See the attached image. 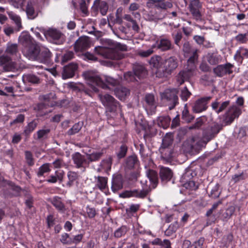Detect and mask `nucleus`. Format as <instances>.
I'll return each instance as SVG.
<instances>
[{
    "instance_id": "1",
    "label": "nucleus",
    "mask_w": 248,
    "mask_h": 248,
    "mask_svg": "<svg viewBox=\"0 0 248 248\" xmlns=\"http://www.w3.org/2000/svg\"><path fill=\"white\" fill-rule=\"evenodd\" d=\"M5 54L0 56V66L6 71H13L25 68L24 62L20 60V54L16 44L8 43Z\"/></svg>"
},
{
    "instance_id": "2",
    "label": "nucleus",
    "mask_w": 248,
    "mask_h": 248,
    "mask_svg": "<svg viewBox=\"0 0 248 248\" xmlns=\"http://www.w3.org/2000/svg\"><path fill=\"white\" fill-rule=\"evenodd\" d=\"M83 76L87 83L94 92L98 91L97 87L104 89L107 87L105 81L112 85H115L117 83V81L113 78L105 75L100 76L96 71H86L83 73Z\"/></svg>"
},
{
    "instance_id": "3",
    "label": "nucleus",
    "mask_w": 248,
    "mask_h": 248,
    "mask_svg": "<svg viewBox=\"0 0 248 248\" xmlns=\"http://www.w3.org/2000/svg\"><path fill=\"white\" fill-rule=\"evenodd\" d=\"M124 46H122L120 44H116L114 48H104L101 46L95 47V52L104 57L112 60H119L123 57L121 51L124 49Z\"/></svg>"
},
{
    "instance_id": "4",
    "label": "nucleus",
    "mask_w": 248,
    "mask_h": 248,
    "mask_svg": "<svg viewBox=\"0 0 248 248\" xmlns=\"http://www.w3.org/2000/svg\"><path fill=\"white\" fill-rule=\"evenodd\" d=\"M98 97L102 104L106 108L107 111L114 114L121 112L119 103L112 96L108 94H99Z\"/></svg>"
},
{
    "instance_id": "5",
    "label": "nucleus",
    "mask_w": 248,
    "mask_h": 248,
    "mask_svg": "<svg viewBox=\"0 0 248 248\" xmlns=\"http://www.w3.org/2000/svg\"><path fill=\"white\" fill-rule=\"evenodd\" d=\"M177 66L178 62L177 59L174 57L169 58L163 62V68L159 69L158 77L163 78L167 77L170 75Z\"/></svg>"
},
{
    "instance_id": "6",
    "label": "nucleus",
    "mask_w": 248,
    "mask_h": 248,
    "mask_svg": "<svg viewBox=\"0 0 248 248\" xmlns=\"http://www.w3.org/2000/svg\"><path fill=\"white\" fill-rule=\"evenodd\" d=\"M196 59V56H194L187 61V67L185 71L180 72L177 77V81L179 85L182 84L185 81L188 80L194 74L196 69V65L193 64V60Z\"/></svg>"
},
{
    "instance_id": "7",
    "label": "nucleus",
    "mask_w": 248,
    "mask_h": 248,
    "mask_svg": "<svg viewBox=\"0 0 248 248\" xmlns=\"http://www.w3.org/2000/svg\"><path fill=\"white\" fill-rule=\"evenodd\" d=\"M146 183V181H145V183L143 181H141V183L143 185L142 190H139L137 189H133L130 190H126L121 193L120 194V197L123 198L130 197L142 198L145 197L151 190L150 187L145 184Z\"/></svg>"
},
{
    "instance_id": "8",
    "label": "nucleus",
    "mask_w": 248,
    "mask_h": 248,
    "mask_svg": "<svg viewBox=\"0 0 248 248\" xmlns=\"http://www.w3.org/2000/svg\"><path fill=\"white\" fill-rule=\"evenodd\" d=\"M189 2L188 9L193 19L196 21L202 19L203 9L199 0H188Z\"/></svg>"
},
{
    "instance_id": "9",
    "label": "nucleus",
    "mask_w": 248,
    "mask_h": 248,
    "mask_svg": "<svg viewBox=\"0 0 248 248\" xmlns=\"http://www.w3.org/2000/svg\"><path fill=\"white\" fill-rule=\"evenodd\" d=\"M242 113V108L236 105H232L229 108L224 114L223 121L226 124H230L238 118Z\"/></svg>"
},
{
    "instance_id": "10",
    "label": "nucleus",
    "mask_w": 248,
    "mask_h": 248,
    "mask_svg": "<svg viewBox=\"0 0 248 248\" xmlns=\"http://www.w3.org/2000/svg\"><path fill=\"white\" fill-rule=\"evenodd\" d=\"M40 46V45L35 43L24 48L23 49V55L30 60L37 61Z\"/></svg>"
},
{
    "instance_id": "11",
    "label": "nucleus",
    "mask_w": 248,
    "mask_h": 248,
    "mask_svg": "<svg viewBox=\"0 0 248 248\" xmlns=\"http://www.w3.org/2000/svg\"><path fill=\"white\" fill-rule=\"evenodd\" d=\"M161 99L172 104L174 107L177 103V92L175 89H167L164 92L160 93Z\"/></svg>"
},
{
    "instance_id": "12",
    "label": "nucleus",
    "mask_w": 248,
    "mask_h": 248,
    "mask_svg": "<svg viewBox=\"0 0 248 248\" xmlns=\"http://www.w3.org/2000/svg\"><path fill=\"white\" fill-rule=\"evenodd\" d=\"M172 142V136L171 134H167L162 140V149L161 152L166 159H169L172 157L171 150L167 147Z\"/></svg>"
},
{
    "instance_id": "13",
    "label": "nucleus",
    "mask_w": 248,
    "mask_h": 248,
    "mask_svg": "<svg viewBox=\"0 0 248 248\" xmlns=\"http://www.w3.org/2000/svg\"><path fill=\"white\" fill-rule=\"evenodd\" d=\"M90 38L87 36H81L75 43V50L76 52L83 51L90 47Z\"/></svg>"
},
{
    "instance_id": "14",
    "label": "nucleus",
    "mask_w": 248,
    "mask_h": 248,
    "mask_svg": "<svg viewBox=\"0 0 248 248\" xmlns=\"http://www.w3.org/2000/svg\"><path fill=\"white\" fill-rule=\"evenodd\" d=\"M233 67L232 64L228 63L225 64L218 65L214 69V72L217 76L222 77L225 75L232 74L233 72Z\"/></svg>"
},
{
    "instance_id": "15",
    "label": "nucleus",
    "mask_w": 248,
    "mask_h": 248,
    "mask_svg": "<svg viewBox=\"0 0 248 248\" xmlns=\"http://www.w3.org/2000/svg\"><path fill=\"white\" fill-rule=\"evenodd\" d=\"M52 57L49 50L43 46H40L37 61L42 63H48Z\"/></svg>"
},
{
    "instance_id": "16",
    "label": "nucleus",
    "mask_w": 248,
    "mask_h": 248,
    "mask_svg": "<svg viewBox=\"0 0 248 248\" xmlns=\"http://www.w3.org/2000/svg\"><path fill=\"white\" fill-rule=\"evenodd\" d=\"M204 62H207L211 65H215L222 61V57L217 52H210L204 57Z\"/></svg>"
},
{
    "instance_id": "17",
    "label": "nucleus",
    "mask_w": 248,
    "mask_h": 248,
    "mask_svg": "<svg viewBox=\"0 0 248 248\" xmlns=\"http://www.w3.org/2000/svg\"><path fill=\"white\" fill-rule=\"evenodd\" d=\"M211 98V97H205L198 99L193 106V111L199 113L205 110L207 108V104Z\"/></svg>"
},
{
    "instance_id": "18",
    "label": "nucleus",
    "mask_w": 248,
    "mask_h": 248,
    "mask_svg": "<svg viewBox=\"0 0 248 248\" xmlns=\"http://www.w3.org/2000/svg\"><path fill=\"white\" fill-rule=\"evenodd\" d=\"M145 102L144 106L146 111L149 112L151 114L154 112L156 107V103L155 102L154 96L151 94L146 95Z\"/></svg>"
},
{
    "instance_id": "19",
    "label": "nucleus",
    "mask_w": 248,
    "mask_h": 248,
    "mask_svg": "<svg viewBox=\"0 0 248 248\" xmlns=\"http://www.w3.org/2000/svg\"><path fill=\"white\" fill-rule=\"evenodd\" d=\"M183 51L185 53V56H190L188 59L193 58L194 56H196V59L193 60V64L195 65V62L197 61L198 58L197 54L198 49L195 48H192L189 43L186 42L183 45Z\"/></svg>"
},
{
    "instance_id": "20",
    "label": "nucleus",
    "mask_w": 248,
    "mask_h": 248,
    "mask_svg": "<svg viewBox=\"0 0 248 248\" xmlns=\"http://www.w3.org/2000/svg\"><path fill=\"white\" fill-rule=\"evenodd\" d=\"M78 68V65L75 63H70L64 67L62 73V78L67 79L73 77Z\"/></svg>"
},
{
    "instance_id": "21",
    "label": "nucleus",
    "mask_w": 248,
    "mask_h": 248,
    "mask_svg": "<svg viewBox=\"0 0 248 248\" xmlns=\"http://www.w3.org/2000/svg\"><path fill=\"white\" fill-rule=\"evenodd\" d=\"M35 0H29L26 8V12L29 19H34L37 16V13L34 10Z\"/></svg>"
},
{
    "instance_id": "22",
    "label": "nucleus",
    "mask_w": 248,
    "mask_h": 248,
    "mask_svg": "<svg viewBox=\"0 0 248 248\" xmlns=\"http://www.w3.org/2000/svg\"><path fill=\"white\" fill-rule=\"evenodd\" d=\"M18 40L19 43L24 46V48L35 43L30 35L27 32H22L19 36Z\"/></svg>"
},
{
    "instance_id": "23",
    "label": "nucleus",
    "mask_w": 248,
    "mask_h": 248,
    "mask_svg": "<svg viewBox=\"0 0 248 248\" xmlns=\"http://www.w3.org/2000/svg\"><path fill=\"white\" fill-rule=\"evenodd\" d=\"M134 75L137 79H141L146 77L147 72L145 67L140 64L135 65L133 67Z\"/></svg>"
},
{
    "instance_id": "24",
    "label": "nucleus",
    "mask_w": 248,
    "mask_h": 248,
    "mask_svg": "<svg viewBox=\"0 0 248 248\" xmlns=\"http://www.w3.org/2000/svg\"><path fill=\"white\" fill-rule=\"evenodd\" d=\"M93 8L96 10H99L102 15H105L108 10L107 2L103 0H95Z\"/></svg>"
},
{
    "instance_id": "25",
    "label": "nucleus",
    "mask_w": 248,
    "mask_h": 248,
    "mask_svg": "<svg viewBox=\"0 0 248 248\" xmlns=\"http://www.w3.org/2000/svg\"><path fill=\"white\" fill-rule=\"evenodd\" d=\"M248 58V49L244 47H240L236 51L234 59L237 62H242L244 59Z\"/></svg>"
},
{
    "instance_id": "26",
    "label": "nucleus",
    "mask_w": 248,
    "mask_h": 248,
    "mask_svg": "<svg viewBox=\"0 0 248 248\" xmlns=\"http://www.w3.org/2000/svg\"><path fill=\"white\" fill-rule=\"evenodd\" d=\"M229 104V101H226L220 103L217 100H216L215 101L212 102L211 107L212 109L218 114L227 108Z\"/></svg>"
},
{
    "instance_id": "27",
    "label": "nucleus",
    "mask_w": 248,
    "mask_h": 248,
    "mask_svg": "<svg viewBox=\"0 0 248 248\" xmlns=\"http://www.w3.org/2000/svg\"><path fill=\"white\" fill-rule=\"evenodd\" d=\"M157 47L162 51L170 49L172 45L170 40L166 38H162L157 42Z\"/></svg>"
},
{
    "instance_id": "28",
    "label": "nucleus",
    "mask_w": 248,
    "mask_h": 248,
    "mask_svg": "<svg viewBox=\"0 0 248 248\" xmlns=\"http://www.w3.org/2000/svg\"><path fill=\"white\" fill-rule=\"evenodd\" d=\"M150 63L156 69V75L158 77L159 69L163 68V62L161 58L158 56L152 57L150 59Z\"/></svg>"
},
{
    "instance_id": "29",
    "label": "nucleus",
    "mask_w": 248,
    "mask_h": 248,
    "mask_svg": "<svg viewBox=\"0 0 248 248\" xmlns=\"http://www.w3.org/2000/svg\"><path fill=\"white\" fill-rule=\"evenodd\" d=\"M123 187L122 178L121 176L113 177L112 180L111 189L114 192L122 189Z\"/></svg>"
},
{
    "instance_id": "30",
    "label": "nucleus",
    "mask_w": 248,
    "mask_h": 248,
    "mask_svg": "<svg viewBox=\"0 0 248 248\" xmlns=\"http://www.w3.org/2000/svg\"><path fill=\"white\" fill-rule=\"evenodd\" d=\"M114 92L116 96L121 100H124L129 94V90L123 87L117 88Z\"/></svg>"
},
{
    "instance_id": "31",
    "label": "nucleus",
    "mask_w": 248,
    "mask_h": 248,
    "mask_svg": "<svg viewBox=\"0 0 248 248\" xmlns=\"http://www.w3.org/2000/svg\"><path fill=\"white\" fill-rule=\"evenodd\" d=\"M160 176L162 181H169L172 176V172L169 168L161 167L160 170Z\"/></svg>"
},
{
    "instance_id": "32",
    "label": "nucleus",
    "mask_w": 248,
    "mask_h": 248,
    "mask_svg": "<svg viewBox=\"0 0 248 248\" xmlns=\"http://www.w3.org/2000/svg\"><path fill=\"white\" fill-rule=\"evenodd\" d=\"M45 35L54 40H57L61 37L62 34L60 31L56 29H49L46 32Z\"/></svg>"
},
{
    "instance_id": "33",
    "label": "nucleus",
    "mask_w": 248,
    "mask_h": 248,
    "mask_svg": "<svg viewBox=\"0 0 248 248\" xmlns=\"http://www.w3.org/2000/svg\"><path fill=\"white\" fill-rule=\"evenodd\" d=\"M146 175L150 182L154 185L153 186V188H155L158 182V177L156 172L154 170H149L146 172Z\"/></svg>"
},
{
    "instance_id": "34",
    "label": "nucleus",
    "mask_w": 248,
    "mask_h": 248,
    "mask_svg": "<svg viewBox=\"0 0 248 248\" xmlns=\"http://www.w3.org/2000/svg\"><path fill=\"white\" fill-rule=\"evenodd\" d=\"M22 80L25 83H31L36 84L39 82L40 79L34 75L28 74L23 76Z\"/></svg>"
},
{
    "instance_id": "35",
    "label": "nucleus",
    "mask_w": 248,
    "mask_h": 248,
    "mask_svg": "<svg viewBox=\"0 0 248 248\" xmlns=\"http://www.w3.org/2000/svg\"><path fill=\"white\" fill-rule=\"evenodd\" d=\"M112 160L111 158H108L106 159L103 160L100 164V168L98 169V171L104 170L108 171L111 169Z\"/></svg>"
},
{
    "instance_id": "36",
    "label": "nucleus",
    "mask_w": 248,
    "mask_h": 248,
    "mask_svg": "<svg viewBox=\"0 0 248 248\" xmlns=\"http://www.w3.org/2000/svg\"><path fill=\"white\" fill-rule=\"evenodd\" d=\"M52 204L56 207V208L61 212H64L65 211V206L64 204L62 202L61 199L58 197H54L52 200Z\"/></svg>"
},
{
    "instance_id": "37",
    "label": "nucleus",
    "mask_w": 248,
    "mask_h": 248,
    "mask_svg": "<svg viewBox=\"0 0 248 248\" xmlns=\"http://www.w3.org/2000/svg\"><path fill=\"white\" fill-rule=\"evenodd\" d=\"M73 159L78 168L81 167L85 162L84 156L78 153H76L73 155Z\"/></svg>"
},
{
    "instance_id": "38",
    "label": "nucleus",
    "mask_w": 248,
    "mask_h": 248,
    "mask_svg": "<svg viewBox=\"0 0 248 248\" xmlns=\"http://www.w3.org/2000/svg\"><path fill=\"white\" fill-rule=\"evenodd\" d=\"M108 180L106 177L98 176L97 179L96 186L102 191L104 190L107 186Z\"/></svg>"
},
{
    "instance_id": "39",
    "label": "nucleus",
    "mask_w": 248,
    "mask_h": 248,
    "mask_svg": "<svg viewBox=\"0 0 248 248\" xmlns=\"http://www.w3.org/2000/svg\"><path fill=\"white\" fill-rule=\"evenodd\" d=\"M170 119L169 116L160 117L158 120V124L164 129L167 128L170 125Z\"/></svg>"
},
{
    "instance_id": "40",
    "label": "nucleus",
    "mask_w": 248,
    "mask_h": 248,
    "mask_svg": "<svg viewBox=\"0 0 248 248\" xmlns=\"http://www.w3.org/2000/svg\"><path fill=\"white\" fill-rule=\"evenodd\" d=\"M103 153V150L94 152L87 155V158L91 162L96 161L100 158Z\"/></svg>"
},
{
    "instance_id": "41",
    "label": "nucleus",
    "mask_w": 248,
    "mask_h": 248,
    "mask_svg": "<svg viewBox=\"0 0 248 248\" xmlns=\"http://www.w3.org/2000/svg\"><path fill=\"white\" fill-rule=\"evenodd\" d=\"M9 17L16 24L17 27L16 31H19L22 28L20 16L14 13H11L9 14Z\"/></svg>"
},
{
    "instance_id": "42",
    "label": "nucleus",
    "mask_w": 248,
    "mask_h": 248,
    "mask_svg": "<svg viewBox=\"0 0 248 248\" xmlns=\"http://www.w3.org/2000/svg\"><path fill=\"white\" fill-rule=\"evenodd\" d=\"M38 123L35 120H33L29 123L25 127L24 133L26 135H29L37 127Z\"/></svg>"
},
{
    "instance_id": "43",
    "label": "nucleus",
    "mask_w": 248,
    "mask_h": 248,
    "mask_svg": "<svg viewBox=\"0 0 248 248\" xmlns=\"http://www.w3.org/2000/svg\"><path fill=\"white\" fill-rule=\"evenodd\" d=\"M239 44H246L248 42V32L245 33H239L234 38Z\"/></svg>"
},
{
    "instance_id": "44",
    "label": "nucleus",
    "mask_w": 248,
    "mask_h": 248,
    "mask_svg": "<svg viewBox=\"0 0 248 248\" xmlns=\"http://www.w3.org/2000/svg\"><path fill=\"white\" fill-rule=\"evenodd\" d=\"M157 2L155 7L157 9L165 10L167 8H170L172 6V4L170 2H165L163 0H157Z\"/></svg>"
},
{
    "instance_id": "45",
    "label": "nucleus",
    "mask_w": 248,
    "mask_h": 248,
    "mask_svg": "<svg viewBox=\"0 0 248 248\" xmlns=\"http://www.w3.org/2000/svg\"><path fill=\"white\" fill-rule=\"evenodd\" d=\"M50 171V164L49 163H45L39 168L37 172V175L38 176H43L44 173L48 172Z\"/></svg>"
},
{
    "instance_id": "46",
    "label": "nucleus",
    "mask_w": 248,
    "mask_h": 248,
    "mask_svg": "<svg viewBox=\"0 0 248 248\" xmlns=\"http://www.w3.org/2000/svg\"><path fill=\"white\" fill-rule=\"evenodd\" d=\"M82 124V123L80 122L75 124L73 127L68 131L67 134L69 135H72L78 133L81 129Z\"/></svg>"
},
{
    "instance_id": "47",
    "label": "nucleus",
    "mask_w": 248,
    "mask_h": 248,
    "mask_svg": "<svg viewBox=\"0 0 248 248\" xmlns=\"http://www.w3.org/2000/svg\"><path fill=\"white\" fill-rule=\"evenodd\" d=\"M67 177L69 180L67 185L69 186H71L73 185L74 182L78 178V174L74 171H69L67 173Z\"/></svg>"
},
{
    "instance_id": "48",
    "label": "nucleus",
    "mask_w": 248,
    "mask_h": 248,
    "mask_svg": "<svg viewBox=\"0 0 248 248\" xmlns=\"http://www.w3.org/2000/svg\"><path fill=\"white\" fill-rule=\"evenodd\" d=\"M178 227V225L177 223L170 225L165 232V234L168 236L171 235L177 231Z\"/></svg>"
},
{
    "instance_id": "49",
    "label": "nucleus",
    "mask_w": 248,
    "mask_h": 248,
    "mask_svg": "<svg viewBox=\"0 0 248 248\" xmlns=\"http://www.w3.org/2000/svg\"><path fill=\"white\" fill-rule=\"evenodd\" d=\"M219 185L216 184L212 188L210 192V196L214 199H216L220 196L221 192L219 190Z\"/></svg>"
},
{
    "instance_id": "50",
    "label": "nucleus",
    "mask_w": 248,
    "mask_h": 248,
    "mask_svg": "<svg viewBox=\"0 0 248 248\" xmlns=\"http://www.w3.org/2000/svg\"><path fill=\"white\" fill-rule=\"evenodd\" d=\"M124 80L128 82L138 81V79H137L134 74H133L131 72H127L125 73L124 74Z\"/></svg>"
},
{
    "instance_id": "51",
    "label": "nucleus",
    "mask_w": 248,
    "mask_h": 248,
    "mask_svg": "<svg viewBox=\"0 0 248 248\" xmlns=\"http://www.w3.org/2000/svg\"><path fill=\"white\" fill-rule=\"evenodd\" d=\"M182 117L184 120L188 123L193 119V117L189 114L186 106L185 107L183 110Z\"/></svg>"
},
{
    "instance_id": "52",
    "label": "nucleus",
    "mask_w": 248,
    "mask_h": 248,
    "mask_svg": "<svg viewBox=\"0 0 248 248\" xmlns=\"http://www.w3.org/2000/svg\"><path fill=\"white\" fill-rule=\"evenodd\" d=\"M154 46H153L151 48L148 49L147 50H140L138 52V54L142 57H147L154 52Z\"/></svg>"
},
{
    "instance_id": "53",
    "label": "nucleus",
    "mask_w": 248,
    "mask_h": 248,
    "mask_svg": "<svg viewBox=\"0 0 248 248\" xmlns=\"http://www.w3.org/2000/svg\"><path fill=\"white\" fill-rule=\"evenodd\" d=\"M234 210V208L233 206L228 208L222 215L223 218L226 220L230 218L233 214Z\"/></svg>"
},
{
    "instance_id": "54",
    "label": "nucleus",
    "mask_w": 248,
    "mask_h": 248,
    "mask_svg": "<svg viewBox=\"0 0 248 248\" xmlns=\"http://www.w3.org/2000/svg\"><path fill=\"white\" fill-rule=\"evenodd\" d=\"M86 213L88 216L90 218H93L96 214V211L94 208L90 207V206H87L86 207Z\"/></svg>"
},
{
    "instance_id": "55",
    "label": "nucleus",
    "mask_w": 248,
    "mask_h": 248,
    "mask_svg": "<svg viewBox=\"0 0 248 248\" xmlns=\"http://www.w3.org/2000/svg\"><path fill=\"white\" fill-rule=\"evenodd\" d=\"M49 132V129H43L38 130L37 132V138L38 139H45Z\"/></svg>"
},
{
    "instance_id": "56",
    "label": "nucleus",
    "mask_w": 248,
    "mask_h": 248,
    "mask_svg": "<svg viewBox=\"0 0 248 248\" xmlns=\"http://www.w3.org/2000/svg\"><path fill=\"white\" fill-rule=\"evenodd\" d=\"M127 230L125 226H122L117 229L114 232V235L116 237H121L125 234Z\"/></svg>"
},
{
    "instance_id": "57",
    "label": "nucleus",
    "mask_w": 248,
    "mask_h": 248,
    "mask_svg": "<svg viewBox=\"0 0 248 248\" xmlns=\"http://www.w3.org/2000/svg\"><path fill=\"white\" fill-rule=\"evenodd\" d=\"M137 161V157L134 155H132L127 158L126 160V165L128 168H131L133 167Z\"/></svg>"
},
{
    "instance_id": "58",
    "label": "nucleus",
    "mask_w": 248,
    "mask_h": 248,
    "mask_svg": "<svg viewBox=\"0 0 248 248\" xmlns=\"http://www.w3.org/2000/svg\"><path fill=\"white\" fill-rule=\"evenodd\" d=\"M74 56L73 52L72 51L66 52L62 56V62L65 63L68 61L71 60Z\"/></svg>"
},
{
    "instance_id": "59",
    "label": "nucleus",
    "mask_w": 248,
    "mask_h": 248,
    "mask_svg": "<svg viewBox=\"0 0 248 248\" xmlns=\"http://www.w3.org/2000/svg\"><path fill=\"white\" fill-rule=\"evenodd\" d=\"M191 93L185 87L181 91V97L183 100L186 101L190 96Z\"/></svg>"
},
{
    "instance_id": "60",
    "label": "nucleus",
    "mask_w": 248,
    "mask_h": 248,
    "mask_svg": "<svg viewBox=\"0 0 248 248\" xmlns=\"http://www.w3.org/2000/svg\"><path fill=\"white\" fill-rule=\"evenodd\" d=\"M184 187L186 189L190 190H195L198 188V186L195 185L193 181H189L186 182L184 185Z\"/></svg>"
},
{
    "instance_id": "61",
    "label": "nucleus",
    "mask_w": 248,
    "mask_h": 248,
    "mask_svg": "<svg viewBox=\"0 0 248 248\" xmlns=\"http://www.w3.org/2000/svg\"><path fill=\"white\" fill-rule=\"evenodd\" d=\"M61 241L63 244L72 243V239L69 237L67 233H64L62 235Z\"/></svg>"
},
{
    "instance_id": "62",
    "label": "nucleus",
    "mask_w": 248,
    "mask_h": 248,
    "mask_svg": "<svg viewBox=\"0 0 248 248\" xmlns=\"http://www.w3.org/2000/svg\"><path fill=\"white\" fill-rule=\"evenodd\" d=\"M207 62H204V59L203 58L202 62L200 65V69L203 72H208L211 70V67L207 63Z\"/></svg>"
},
{
    "instance_id": "63",
    "label": "nucleus",
    "mask_w": 248,
    "mask_h": 248,
    "mask_svg": "<svg viewBox=\"0 0 248 248\" xmlns=\"http://www.w3.org/2000/svg\"><path fill=\"white\" fill-rule=\"evenodd\" d=\"M25 0H11L13 5L17 8H22Z\"/></svg>"
},
{
    "instance_id": "64",
    "label": "nucleus",
    "mask_w": 248,
    "mask_h": 248,
    "mask_svg": "<svg viewBox=\"0 0 248 248\" xmlns=\"http://www.w3.org/2000/svg\"><path fill=\"white\" fill-rule=\"evenodd\" d=\"M213 211L214 210L211 208L207 211L206 214V216L208 217L207 222L209 224L214 222L215 220V216H212Z\"/></svg>"
}]
</instances>
